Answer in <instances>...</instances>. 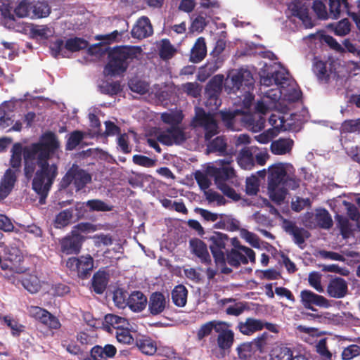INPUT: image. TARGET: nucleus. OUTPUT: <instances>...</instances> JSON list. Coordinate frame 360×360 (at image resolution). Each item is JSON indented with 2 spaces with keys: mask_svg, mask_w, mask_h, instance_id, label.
Instances as JSON below:
<instances>
[{
  "mask_svg": "<svg viewBox=\"0 0 360 360\" xmlns=\"http://www.w3.org/2000/svg\"><path fill=\"white\" fill-rule=\"evenodd\" d=\"M316 351L324 360H331L332 354L328 349L326 338L321 339L318 342Z\"/></svg>",
  "mask_w": 360,
  "mask_h": 360,
  "instance_id": "nucleus-63",
  "label": "nucleus"
},
{
  "mask_svg": "<svg viewBox=\"0 0 360 360\" xmlns=\"http://www.w3.org/2000/svg\"><path fill=\"white\" fill-rule=\"evenodd\" d=\"M99 89L102 94L112 96L120 94L122 91V87L119 81L112 82L103 81L99 85Z\"/></svg>",
  "mask_w": 360,
  "mask_h": 360,
  "instance_id": "nucleus-40",
  "label": "nucleus"
},
{
  "mask_svg": "<svg viewBox=\"0 0 360 360\" xmlns=\"http://www.w3.org/2000/svg\"><path fill=\"white\" fill-rule=\"evenodd\" d=\"M86 205L91 211L106 212L112 210V206H110L103 201L98 199L88 200L86 202Z\"/></svg>",
  "mask_w": 360,
  "mask_h": 360,
  "instance_id": "nucleus-60",
  "label": "nucleus"
},
{
  "mask_svg": "<svg viewBox=\"0 0 360 360\" xmlns=\"http://www.w3.org/2000/svg\"><path fill=\"white\" fill-rule=\"evenodd\" d=\"M184 117V115L181 110L165 112L160 116L161 120L170 127H180L179 125L182 122Z\"/></svg>",
  "mask_w": 360,
  "mask_h": 360,
  "instance_id": "nucleus-32",
  "label": "nucleus"
},
{
  "mask_svg": "<svg viewBox=\"0 0 360 360\" xmlns=\"http://www.w3.org/2000/svg\"><path fill=\"white\" fill-rule=\"evenodd\" d=\"M205 239L208 243L215 264H224L226 252L231 248V238L226 233L212 231Z\"/></svg>",
  "mask_w": 360,
  "mask_h": 360,
  "instance_id": "nucleus-4",
  "label": "nucleus"
},
{
  "mask_svg": "<svg viewBox=\"0 0 360 360\" xmlns=\"http://www.w3.org/2000/svg\"><path fill=\"white\" fill-rule=\"evenodd\" d=\"M73 217L71 208L60 212L54 219L53 226L56 229H62L70 224Z\"/></svg>",
  "mask_w": 360,
  "mask_h": 360,
  "instance_id": "nucleus-41",
  "label": "nucleus"
},
{
  "mask_svg": "<svg viewBox=\"0 0 360 360\" xmlns=\"http://www.w3.org/2000/svg\"><path fill=\"white\" fill-rule=\"evenodd\" d=\"M17 181L15 171L6 169L0 181V201L4 200L12 191Z\"/></svg>",
  "mask_w": 360,
  "mask_h": 360,
  "instance_id": "nucleus-20",
  "label": "nucleus"
},
{
  "mask_svg": "<svg viewBox=\"0 0 360 360\" xmlns=\"http://www.w3.org/2000/svg\"><path fill=\"white\" fill-rule=\"evenodd\" d=\"M51 55L57 58L60 55L65 56L66 50L65 49V43L63 39H58L51 43L49 46Z\"/></svg>",
  "mask_w": 360,
  "mask_h": 360,
  "instance_id": "nucleus-58",
  "label": "nucleus"
},
{
  "mask_svg": "<svg viewBox=\"0 0 360 360\" xmlns=\"http://www.w3.org/2000/svg\"><path fill=\"white\" fill-rule=\"evenodd\" d=\"M271 338L272 336L267 332H264L260 335L255 338L252 341H251V343L252 344L256 352H264L265 349L267 348L269 344V340Z\"/></svg>",
  "mask_w": 360,
  "mask_h": 360,
  "instance_id": "nucleus-46",
  "label": "nucleus"
},
{
  "mask_svg": "<svg viewBox=\"0 0 360 360\" xmlns=\"http://www.w3.org/2000/svg\"><path fill=\"white\" fill-rule=\"evenodd\" d=\"M268 191L271 200L277 204L282 202L287 194V189L283 186H268Z\"/></svg>",
  "mask_w": 360,
  "mask_h": 360,
  "instance_id": "nucleus-47",
  "label": "nucleus"
},
{
  "mask_svg": "<svg viewBox=\"0 0 360 360\" xmlns=\"http://www.w3.org/2000/svg\"><path fill=\"white\" fill-rule=\"evenodd\" d=\"M268 186H282L288 174L285 165L278 162L272 165L268 169Z\"/></svg>",
  "mask_w": 360,
  "mask_h": 360,
  "instance_id": "nucleus-18",
  "label": "nucleus"
},
{
  "mask_svg": "<svg viewBox=\"0 0 360 360\" xmlns=\"http://www.w3.org/2000/svg\"><path fill=\"white\" fill-rule=\"evenodd\" d=\"M88 45L89 42L86 40L75 37L66 40L65 42V49L69 52L74 53L86 49Z\"/></svg>",
  "mask_w": 360,
  "mask_h": 360,
  "instance_id": "nucleus-38",
  "label": "nucleus"
},
{
  "mask_svg": "<svg viewBox=\"0 0 360 360\" xmlns=\"http://www.w3.org/2000/svg\"><path fill=\"white\" fill-rule=\"evenodd\" d=\"M360 355V346L357 345H351L345 347L342 352V359L343 360H351Z\"/></svg>",
  "mask_w": 360,
  "mask_h": 360,
  "instance_id": "nucleus-64",
  "label": "nucleus"
},
{
  "mask_svg": "<svg viewBox=\"0 0 360 360\" xmlns=\"http://www.w3.org/2000/svg\"><path fill=\"white\" fill-rule=\"evenodd\" d=\"M158 140L166 146L180 145L186 140V136L183 127H169L158 135Z\"/></svg>",
  "mask_w": 360,
  "mask_h": 360,
  "instance_id": "nucleus-14",
  "label": "nucleus"
},
{
  "mask_svg": "<svg viewBox=\"0 0 360 360\" xmlns=\"http://www.w3.org/2000/svg\"><path fill=\"white\" fill-rule=\"evenodd\" d=\"M220 326H226V323L213 320L202 324L197 331V340L199 341L203 340L205 337L210 335L213 330L215 332H219Z\"/></svg>",
  "mask_w": 360,
  "mask_h": 360,
  "instance_id": "nucleus-28",
  "label": "nucleus"
},
{
  "mask_svg": "<svg viewBox=\"0 0 360 360\" xmlns=\"http://www.w3.org/2000/svg\"><path fill=\"white\" fill-rule=\"evenodd\" d=\"M315 220L317 223V227L324 229H329L333 224L330 213L324 208L316 210Z\"/></svg>",
  "mask_w": 360,
  "mask_h": 360,
  "instance_id": "nucleus-37",
  "label": "nucleus"
},
{
  "mask_svg": "<svg viewBox=\"0 0 360 360\" xmlns=\"http://www.w3.org/2000/svg\"><path fill=\"white\" fill-rule=\"evenodd\" d=\"M51 6L49 3L45 1H32L31 18H44L49 15L51 13Z\"/></svg>",
  "mask_w": 360,
  "mask_h": 360,
  "instance_id": "nucleus-29",
  "label": "nucleus"
},
{
  "mask_svg": "<svg viewBox=\"0 0 360 360\" xmlns=\"http://www.w3.org/2000/svg\"><path fill=\"white\" fill-rule=\"evenodd\" d=\"M230 82L231 90L233 92L241 90L249 92L254 88V78L250 70L245 68L233 70L226 79V84Z\"/></svg>",
  "mask_w": 360,
  "mask_h": 360,
  "instance_id": "nucleus-5",
  "label": "nucleus"
},
{
  "mask_svg": "<svg viewBox=\"0 0 360 360\" xmlns=\"http://www.w3.org/2000/svg\"><path fill=\"white\" fill-rule=\"evenodd\" d=\"M188 290L183 285H176L172 292L173 303L177 307H184L187 302Z\"/></svg>",
  "mask_w": 360,
  "mask_h": 360,
  "instance_id": "nucleus-36",
  "label": "nucleus"
},
{
  "mask_svg": "<svg viewBox=\"0 0 360 360\" xmlns=\"http://www.w3.org/2000/svg\"><path fill=\"white\" fill-rule=\"evenodd\" d=\"M223 80L222 75H217L210 79L205 87V95L207 99V102L214 105L216 108L221 104L219 96L222 91Z\"/></svg>",
  "mask_w": 360,
  "mask_h": 360,
  "instance_id": "nucleus-11",
  "label": "nucleus"
},
{
  "mask_svg": "<svg viewBox=\"0 0 360 360\" xmlns=\"http://www.w3.org/2000/svg\"><path fill=\"white\" fill-rule=\"evenodd\" d=\"M226 260L228 264L233 267L238 268L241 264H247L248 260L244 254L238 250L231 248L226 252Z\"/></svg>",
  "mask_w": 360,
  "mask_h": 360,
  "instance_id": "nucleus-34",
  "label": "nucleus"
},
{
  "mask_svg": "<svg viewBox=\"0 0 360 360\" xmlns=\"http://www.w3.org/2000/svg\"><path fill=\"white\" fill-rule=\"evenodd\" d=\"M342 134L360 132V118L356 120H346L340 127Z\"/></svg>",
  "mask_w": 360,
  "mask_h": 360,
  "instance_id": "nucleus-54",
  "label": "nucleus"
},
{
  "mask_svg": "<svg viewBox=\"0 0 360 360\" xmlns=\"http://www.w3.org/2000/svg\"><path fill=\"white\" fill-rule=\"evenodd\" d=\"M110 280L109 273L100 269L91 278L92 290L97 295L103 294L107 288Z\"/></svg>",
  "mask_w": 360,
  "mask_h": 360,
  "instance_id": "nucleus-21",
  "label": "nucleus"
},
{
  "mask_svg": "<svg viewBox=\"0 0 360 360\" xmlns=\"http://www.w3.org/2000/svg\"><path fill=\"white\" fill-rule=\"evenodd\" d=\"M94 264L93 257L87 254L78 257H69L66 261L65 266L70 271L76 272L79 278L85 280L91 276Z\"/></svg>",
  "mask_w": 360,
  "mask_h": 360,
  "instance_id": "nucleus-6",
  "label": "nucleus"
},
{
  "mask_svg": "<svg viewBox=\"0 0 360 360\" xmlns=\"http://www.w3.org/2000/svg\"><path fill=\"white\" fill-rule=\"evenodd\" d=\"M84 138V133L79 130H75L69 134L66 141L65 149L72 150L82 142Z\"/></svg>",
  "mask_w": 360,
  "mask_h": 360,
  "instance_id": "nucleus-49",
  "label": "nucleus"
},
{
  "mask_svg": "<svg viewBox=\"0 0 360 360\" xmlns=\"http://www.w3.org/2000/svg\"><path fill=\"white\" fill-rule=\"evenodd\" d=\"M226 326H220V330L217 338V345L218 349L212 351L213 354L218 359H222L231 352V347L234 343V333Z\"/></svg>",
  "mask_w": 360,
  "mask_h": 360,
  "instance_id": "nucleus-9",
  "label": "nucleus"
},
{
  "mask_svg": "<svg viewBox=\"0 0 360 360\" xmlns=\"http://www.w3.org/2000/svg\"><path fill=\"white\" fill-rule=\"evenodd\" d=\"M300 302L307 309L317 311L315 307L328 309L331 305L330 301L324 296L318 295L310 290H303L300 292Z\"/></svg>",
  "mask_w": 360,
  "mask_h": 360,
  "instance_id": "nucleus-10",
  "label": "nucleus"
},
{
  "mask_svg": "<svg viewBox=\"0 0 360 360\" xmlns=\"http://www.w3.org/2000/svg\"><path fill=\"white\" fill-rule=\"evenodd\" d=\"M189 247L192 254L197 257L202 264L210 265L212 263L211 256L207 250V244L199 238L189 240Z\"/></svg>",
  "mask_w": 360,
  "mask_h": 360,
  "instance_id": "nucleus-17",
  "label": "nucleus"
},
{
  "mask_svg": "<svg viewBox=\"0 0 360 360\" xmlns=\"http://www.w3.org/2000/svg\"><path fill=\"white\" fill-rule=\"evenodd\" d=\"M291 14L302 20L306 28H311L314 26L311 18L309 14V8L304 4L296 2L289 6Z\"/></svg>",
  "mask_w": 360,
  "mask_h": 360,
  "instance_id": "nucleus-23",
  "label": "nucleus"
},
{
  "mask_svg": "<svg viewBox=\"0 0 360 360\" xmlns=\"http://www.w3.org/2000/svg\"><path fill=\"white\" fill-rule=\"evenodd\" d=\"M41 151L37 143L22 148L24 160L37 162V163L38 169L32 179V188L39 196V202L44 204L45 200L58 174V166L56 163L49 164V159L40 161L39 155Z\"/></svg>",
  "mask_w": 360,
  "mask_h": 360,
  "instance_id": "nucleus-1",
  "label": "nucleus"
},
{
  "mask_svg": "<svg viewBox=\"0 0 360 360\" xmlns=\"http://www.w3.org/2000/svg\"><path fill=\"white\" fill-rule=\"evenodd\" d=\"M141 52L139 46H115L108 53V61L104 67L105 76H119L125 72L130 63Z\"/></svg>",
  "mask_w": 360,
  "mask_h": 360,
  "instance_id": "nucleus-2",
  "label": "nucleus"
},
{
  "mask_svg": "<svg viewBox=\"0 0 360 360\" xmlns=\"http://www.w3.org/2000/svg\"><path fill=\"white\" fill-rule=\"evenodd\" d=\"M105 321L107 324H109L115 328L116 330H117L118 328H123L126 325L129 324L127 320L125 318L111 314L105 315Z\"/></svg>",
  "mask_w": 360,
  "mask_h": 360,
  "instance_id": "nucleus-55",
  "label": "nucleus"
},
{
  "mask_svg": "<svg viewBox=\"0 0 360 360\" xmlns=\"http://www.w3.org/2000/svg\"><path fill=\"white\" fill-rule=\"evenodd\" d=\"M326 292L330 297L343 298L348 294V283L342 277L331 278L327 285Z\"/></svg>",
  "mask_w": 360,
  "mask_h": 360,
  "instance_id": "nucleus-15",
  "label": "nucleus"
},
{
  "mask_svg": "<svg viewBox=\"0 0 360 360\" xmlns=\"http://www.w3.org/2000/svg\"><path fill=\"white\" fill-rule=\"evenodd\" d=\"M237 328L242 334L252 335L263 329L262 320L249 317L244 322H239Z\"/></svg>",
  "mask_w": 360,
  "mask_h": 360,
  "instance_id": "nucleus-24",
  "label": "nucleus"
},
{
  "mask_svg": "<svg viewBox=\"0 0 360 360\" xmlns=\"http://www.w3.org/2000/svg\"><path fill=\"white\" fill-rule=\"evenodd\" d=\"M238 165L245 169H251L255 166V158L249 148H243L238 157Z\"/></svg>",
  "mask_w": 360,
  "mask_h": 360,
  "instance_id": "nucleus-35",
  "label": "nucleus"
},
{
  "mask_svg": "<svg viewBox=\"0 0 360 360\" xmlns=\"http://www.w3.org/2000/svg\"><path fill=\"white\" fill-rule=\"evenodd\" d=\"M135 345L143 354L146 355H153L157 351L156 342L148 336H136Z\"/></svg>",
  "mask_w": 360,
  "mask_h": 360,
  "instance_id": "nucleus-26",
  "label": "nucleus"
},
{
  "mask_svg": "<svg viewBox=\"0 0 360 360\" xmlns=\"http://www.w3.org/2000/svg\"><path fill=\"white\" fill-rule=\"evenodd\" d=\"M148 311L153 316L162 314L169 307V298L164 293L155 291L150 294L148 300Z\"/></svg>",
  "mask_w": 360,
  "mask_h": 360,
  "instance_id": "nucleus-13",
  "label": "nucleus"
},
{
  "mask_svg": "<svg viewBox=\"0 0 360 360\" xmlns=\"http://www.w3.org/2000/svg\"><path fill=\"white\" fill-rule=\"evenodd\" d=\"M159 52L161 58L168 60L173 57L176 49L168 39H163L161 41Z\"/></svg>",
  "mask_w": 360,
  "mask_h": 360,
  "instance_id": "nucleus-51",
  "label": "nucleus"
},
{
  "mask_svg": "<svg viewBox=\"0 0 360 360\" xmlns=\"http://www.w3.org/2000/svg\"><path fill=\"white\" fill-rule=\"evenodd\" d=\"M11 152V157L10 159V165L13 168L11 169L15 171V174H17V172H20V168L22 165V144L20 143H14Z\"/></svg>",
  "mask_w": 360,
  "mask_h": 360,
  "instance_id": "nucleus-33",
  "label": "nucleus"
},
{
  "mask_svg": "<svg viewBox=\"0 0 360 360\" xmlns=\"http://www.w3.org/2000/svg\"><path fill=\"white\" fill-rule=\"evenodd\" d=\"M294 141L291 139L280 138L271 144V151L275 155H284L291 151Z\"/></svg>",
  "mask_w": 360,
  "mask_h": 360,
  "instance_id": "nucleus-30",
  "label": "nucleus"
},
{
  "mask_svg": "<svg viewBox=\"0 0 360 360\" xmlns=\"http://www.w3.org/2000/svg\"><path fill=\"white\" fill-rule=\"evenodd\" d=\"M308 282L317 292H323V288L321 285V274L318 271H312L309 274Z\"/></svg>",
  "mask_w": 360,
  "mask_h": 360,
  "instance_id": "nucleus-62",
  "label": "nucleus"
},
{
  "mask_svg": "<svg viewBox=\"0 0 360 360\" xmlns=\"http://www.w3.org/2000/svg\"><path fill=\"white\" fill-rule=\"evenodd\" d=\"M22 285L30 293H36L41 289L39 278L35 275H27L22 279Z\"/></svg>",
  "mask_w": 360,
  "mask_h": 360,
  "instance_id": "nucleus-43",
  "label": "nucleus"
},
{
  "mask_svg": "<svg viewBox=\"0 0 360 360\" xmlns=\"http://www.w3.org/2000/svg\"><path fill=\"white\" fill-rule=\"evenodd\" d=\"M238 358L246 360L256 353L251 342H243L236 348Z\"/></svg>",
  "mask_w": 360,
  "mask_h": 360,
  "instance_id": "nucleus-52",
  "label": "nucleus"
},
{
  "mask_svg": "<svg viewBox=\"0 0 360 360\" xmlns=\"http://www.w3.org/2000/svg\"><path fill=\"white\" fill-rule=\"evenodd\" d=\"M214 176L215 183L219 186V184H226L225 181L232 179L235 176V171L231 167H224L216 169Z\"/></svg>",
  "mask_w": 360,
  "mask_h": 360,
  "instance_id": "nucleus-42",
  "label": "nucleus"
},
{
  "mask_svg": "<svg viewBox=\"0 0 360 360\" xmlns=\"http://www.w3.org/2000/svg\"><path fill=\"white\" fill-rule=\"evenodd\" d=\"M347 0H330V11L333 18L341 17L342 9L349 7Z\"/></svg>",
  "mask_w": 360,
  "mask_h": 360,
  "instance_id": "nucleus-50",
  "label": "nucleus"
},
{
  "mask_svg": "<svg viewBox=\"0 0 360 360\" xmlns=\"http://www.w3.org/2000/svg\"><path fill=\"white\" fill-rule=\"evenodd\" d=\"M7 259L11 262H20L22 258L20 249L15 244L10 245L6 251Z\"/></svg>",
  "mask_w": 360,
  "mask_h": 360,
  "instance_id": "nucleus-59",
  "label": "nucleus"
},
{
  "mask_svg": "<svg viewBox=\"0 0 360 360\" xmlns=\"http://www.w3.org/2000/svg\"><path fill=\"white\" fill-rule=\"evenodd\" d=\"M92 176L77 164H73L59 182V190H65L73 184L77 192L84 189L91 182Z\"/></svg>",
  "mask_w": 360,
  "mask_h": 360,
  "instance_id": "nucleus-3",
  "label": "nucleus"
},
{
  "mask_svg": "<svg viewBox=\"0 0 360 360\" xmlns=\"http://www.w3.org/2000/svg\"><path fill=\"white\" fill-rule=\"evenodd\" d=\"M283 228L287 233L292 236L294 243L300 247L311 236L307 230L298 227L295 222L288 219L283 220Z\"/></svg>",
  "mask_w": 360,
  "mask_h": 360,
  "instance_id": "nucleus-16",
  "label": "nucleus"
},
{
  "mask_svg": "<svg viewBox=\"0 0 360 360\" xmlns=\"http://www.w3.org/2000/svg\"><path fill=\"white\" fill-rule=\"evenodd\" d=\"M293 352L287 347H276L271 351L270 360H292Z\"/></svg>",
  "mask_w": 360,
  "mask_h": 360,
  "instance_id": "nucleus-45",
  "label": "nucleus"
},
{
  "mask_svg": "<svg viewBox=\"0 0 360 360\" xmlns=\"http://www.w3.org/2000/svg\"><path fill=\"white\" fill-rule=\"evenodd\" d=\"M242 114H243V112L240 110H220L219 112L222 122L228 129H233V122L236 116Z\"/></svg>",
  "mask_w": 360,
  "mask_h": 360,
  "instance_id": "nucleus-48",
  "label": "nucleus"
},
{
  "mask_svg": "<svg viewBox=\"0 0 360 360\" xmlns=\"http://www.w3.org/2000/svg\"><path fill=\"white\" fill-rule=\"evenodd\" d=\"M85 237L77 230H72L69 233L59 239L60 252L65 255H77L81 252Z\"/></svg>",
  "mask_w": 360,
  "mask_h": 360,
  "instance_id": "nucleus-7",
  "label": "nucleus"
},
{
  "mask_svg": "<svg viewBox=\"0 0 360 360\" xmlns=\"http://www.w3.org/2000/svg\"><path fill=\"white\" fill-rule=\"evenodd\" d=\"M53 30L46 25H32L30 33L33 38L48 39L53 34Z\"/></svg>",
  "mask_w": 360,
  "mask_h": 360,
  "instance_id": "nucleus-39",
  "label": "nucleus"
},
{
  "mask_svg": "<svg viewBox=\"0 0 360 360\" xmlns=\"http://www.w3.org/2000/svg\"><path fill=\"white\" fill-rule=\"evenodd\" d=\"M4 321L6 326L11 328V334L13 336H19L20 333L24 331L25 326L20 323L18 321L15 320L9 316H6Z\"/></svg>",
  "mask_w": 360,
  "mask_h": 360,
  "instance_id": "nucleus-56",
  "label": "nucleus"
},
{
  "mask_svg": "<svg viewBox=\"0 0 360 360\" xmlns=\"http://www.w3.org/2000/svg\"><path fill=\"white\" fill-rule=\"evenodd\" d=\"M147 297L140 290L131 292L127 300V305L134 312H141L147 307Z\"/></svg>",
  "mask_w": 360,
  "mask_h": 360,
  "instance_id": "nucleus-22",
  "label": "nucleus"
},
{
  "mask_svg": "<svg viewBox=\"0 0 360 360\" xmlns=\"http://www.w3.org/2000/svg\"><path fill=\"white\" fill-rule=\"evenodd\" d=\"M117 353L116 347L110 344H107L102 347L99 345L93 347L90 351L91 356L94 360H108L107 358H112Z\"/></svg>",
  "mask_w": 360,
  "mask_h": 360,
  "instance_id": "nucleus-25",
  "label": "nucleus"
},
{
  "mask_svg": "<svg viewBox=\"0 0 360 360\" xmlns=\"http://www.w3.org/2000/svg\"><path fill=\"white\" fill-rule=\"evenodd\" d=\"M32 1L30 0H21L15 3L14 13L20 18L31 15Z\"/></svg>",
  "mask_w": 360,
  "mask_h": 360,
  "instance_id": "nucleus-44",
  "label": "nucleus"
},
{
  "mask_svg": "<svg viewBox=\"0 0 360 360\" xmlns=\"http://www.w3.org/2000/svg\"><path fill=\"white\" fill-rule=\"evenodd\" d=\"M207 55L205 40L203 37H199L191 49L190 60L193 63L202 61Z\"/></svg>",
  "mask_w": 360,
  "mask_h": 360,
  "instance_id": "nucleus-31",
  "label": "nucleus"
},
{
  "mask_svg": "<svg viewBox=\"0 0 360 360\" xmlns=\"http://www.w3.org/2000/svg\"><path fill=\"white\" fill-rule=\"evenodd\" d=\"M312 9L314 12L316 14L318 18L321 20H326L328 18L335 19L332 17L330 14V11L327 12L326 6L323 2L321 0H315L313 2Z\"/></svg>",
  "mask_w": 360,
  "mask_h": 360,
  "instance_id": "nucleus-53",
  "label": "nucleus"
},
{
  "mask_svg": "<svg viewBox=\"0 0 360 360\" xmlns=\"http://www.w3.org/2000/svg\"><path fill=\"white\" fill-rule=\"evenodd\" d=\"M183 91L193 98H197L200 96L201 87L197 82H187L182 85Z\"/></svg>",
  "mask_w": 360,
  "mask_h": 360,
  "instance_id": "nucleus-61",
  "label": "nucleus"
},
{
  "mask_svg": "<svg viewBox=\"0 0 360 360\" xmlns=\"http://www.w3.org/2000/svg\"><path fill=\"white\" fill-rule=\"evenodd\" d=\"M116 338L118 342L124 344L131 345L135 342L130 330L125 326L116 330Z\"/></svg>",
  "mask_w": 360,
  "mask_h": 360,
  "instance_id": "nucleus-57",
  "label": "nucleus"
},
{
  "mask_svg": "<svg viewBox=\"0 0 360 360\" xmlns=\"http://www.w3.org/2000/svg\"><path fill=\"white\" fill-rule=\"evenodd\" d=\"M153 30L148 17L140 18L134 25L131 34L132 37L142 39L153 34Z\"/></svg>",
  "mask_w": 360,
  "mask_h": 360,
  "instance_id": "nucleus-19",
  "label": "nucleus"
},
{
  "mask_svg": "<svg viewBox=\"0 0 360 360\" xmlns=\"http://www.w3.org/2000/svg\"><path fill=\"white\" fill-rule=\"evenodd\" d=\"M194 121L196 126L204 129L206 140L211 139L217 134L218 126L214 115L211 113H207L203 108H196Z\"/></svg>",
  "mask_w": 360,
  "mask_h": 360,
  "instance_id": "nucleus-8",
  "label": "nucleus"
},
{
  "mask_svg": "<svg viewBox=\"0 0 360 360\" xmlns=\"http://www.w3.org/2000/svg\"><path fill=\"white\" fill-rule=\"evenodd\" d=\"M37 144L42 150L40 154V161L50 159L51 155L60 147V143L55 133L49 131L42 134L41 141Z\"/></svg>",
  "mask_w": 360,
  "mask_h": 360,
  "instance_id": "nucleus-12",
  "label": "nucleus"
},
{
  "mask_svg": "<svg viewBox=\"0 0 360 360\" xmlns=\"http://www.w3.org/2000/svg\"><path fill=\"white\" fill-rule=\"evenodd\" d=\"M15 2L8 0L0 6V12L8 28H13L15 22Z\"/></svg>",
  "mask_w": 360,
  "mask_h": 360,
  "instance_id": "nucleus-27",
  "label": "nucleus"
}]
</instances>
